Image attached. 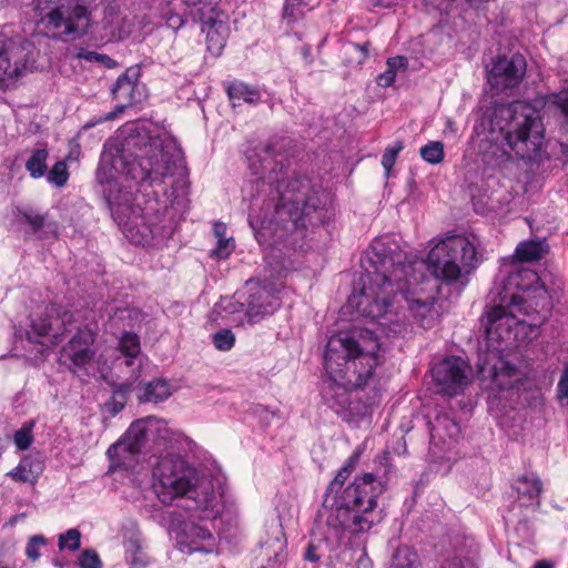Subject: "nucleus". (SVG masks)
I'll use <instances>...</instances> for the list:
<instances>
[{
  "label": "nucleus",
  "mask_w": 568,
  "mask_h": 568,
  "mask_svg": "<svg viewBox=\"0 0 568 568\" xmlns=\"http://www.w3.org/2000/svg\"><path fill=\"white\" fill-rule=\"evenodd\" d=\"M283 140L258 142L245 150L248 169L260 175L267 171L262 185L270 186L261 215L250 214L248 223L261 245L280 258L295 247L303 235L305 221L321 206V200L306 176L288 173L287 159L280 152Z\"/></svg>",
  "instance_id": "obj_2"
},
{
  "label": "nucleus",
  "mask_w": 568,
  "mask_h": 568,
  "mask_svg": "<svg viewBox=\"0 0 568 568\" xmlns=\"http://www.w3.org/2000/svg\"><path fill=\"white\" fill-rule=\"evenodd\" d=\"M305 559L308 561H318L321 559V555L317 554V548L314 545H308L305 551Z\"/></svg>",
  "instance_id": "obj_55"
},
{
  "label": "nucleus",
  "mask_w": 568,
  "mask_h": 568,
  "mask_svg": "<svg viewBox=\"0 0 568 568\" xmlns=\"http://www.w3.org/2000/svg\"><path fill=\"white\" fill-rule=\"evenodd\" d=\"M132 392V383H113L112 395L103 405V410L111 417L119 414L126 405L129 395Z\"/></svg>",
  "instance_id": "obj_27"
},
{
  "label": "nucleus",
  "mask_w": 568,
  "mask_h": 568,
  "mask_svg": "<svg viewBox=\"0 0 568 568\" xmlns=\"http://www.w3.org/2000/svg\"><path fill=\"white\" fill-rule=\"evenodd\" d=\"M371 43L365 42L363 44L346 42L342 47L344 61L347 65L359 67L368 58Z\"/></svg>",
  "instance_id": "obj_31"
},
{
  "label": "nucleus",
  "mask_w": 568,
  "mask_h": 568,
  "mask_svg": "<svg viewBox=\"0 0 568 568\" xmlns=\"http://www.w3.org/2000/svg\"><path fill=\"white\" fill-rule=\"evenodd\" d=\"M34 422H28L22 425L20 429L14 433L13 440L18 449L26 450L30 447L33 442L32 428Z\"/></svg>",
  "instance_id": "obj_38"
},
{
  "label": "nucleus",
  "mask_w": 568,
  "mask_h": 568,
  "mask_svg": "<svg viewBox=\"0 0 568 568\" xmlns=\"http://www.w3.org/2000/svg\"><path fill=\"white\" fill-rule=\"evenodd\" d=\"M93 343L94 333L92 329L88 327L79 328L68 344L62 347L60 362L69 364V369L72 372L84 368L95 355L92 347Z\"/></svg>",
  "instance_id": "obj_17"
},
{
  "label": "nucleus",
  "mask_w": 568,
  "mask_h": 568,
  "mask_svg": "<svg viewBox=\"0 0 568 568\" xmlns=\"http://www.w3.org/2000/svg\"><path fill=\"white\" fill-rule=\"evenodd\" d=\"M466 2L469 3V6L477 8L480 4L488 2V0H466Z\"/></svg>",
  "instance_id": "obj_61"
},
{
  "label": "nucleus",
  "mask_w": 568,
  "mask_h": 568,
  "mask_svg": "<svg viewBox=\"0 0 568 568\" xmlns=\"http://www.w3.org/2000/svg\"><path fill=\"white\" fill-rule=\"evenodd\" d=\"M212 342L216 349L227 352L234 346L235 336L231 329H220L212 335Z\"/></svg>",
  "instance_id": "obj_41"
},
{
  "label": "nucleus",
  "mask_w": 568,
  "mask_h": 568,
  "mask_svg": "<svg viewBox=\"0 0 568 568\" xmlns=\"http://www.w3.org/2000/svg\"><path fill=\"white\" fill-rule=\"evenodd\" d=\"M213 233L216 239L226 237V225L222 222H215L213 225Z\"/></svg>",
  "instance_id": "obj_56"
},
{
  "label": "nucleus",
  "mask_w": 568,
  "mask_h": 568,
  "mask_svg": "<svg viewBox=\"0 0 568 568\" xmlns=\"http://www.w3.org/2000/svg\"><path fill=\"white\" fill-rule=\"evenodd\" d=\"M444 159V144L442 142H428V163L437 164Z\"/></svg>",
  "instance_id": "obj_49"
},
{
  "label": "nucleus",
  "mask_w": 568,
  "mask_h": 568,
  "mask_svg": "<svg viewBox=\"0 0 568 568\" xmlns=\"http://www.w3.org/2000/svg\"><path fill=\"white\" fill-rule=\"evenodd\" d=\"M388 568H423V562L413 548L399 546L394 551Z\"/></svg>",
  "instance_id": "obj_29"
},
{
  "label": "nucleus",
  "mask_w": 568,
  "mask_h": 568,
  "mask_svg": "<svg viewBox=\"0 0 568 568\" xmlns=\"http://www.w3.org/2000/svg\"><path fill=\"white\" fill-rule=\"evenodd\" d=\"M34 63L33 44L22 39H7L0 45V83L31 70Z\"/></svg>",
  "instance_id": "obj_12"
},
{
  "label": "nucleus",
  "mask_w": 568,
  "mask_h": 568,
  "mask_svg": "<svg viewBox=\"0 0 568 568\" xmlns=\"http://www.w3.org/2000/svg\"><path fill=\"white\" fill-rule=\"evenodd\" d=\"M244 304L246 305L245 313L251 324L258 323L281 306L278 297L272 295L264 287L252 288Z\"/></svg>",
  "instance_id": "obj_20"
},
{
  "label": "nucleus",
  "mask_w": 568,
  "mask_h": 568,
  "mask_svg": "<svg viewBox=\"0 0 568 568\" xmlns=\"http://www.w3.org/2000/svg\"><path fill=\"white\" fill-rule=\"evenodd\" d=\"M515 488L520 496L527 498L530 505H539V495L542 490V484L537 476H520L516 481Z\"/></svg>",
  "instance_id": "obj_28"
},
{
  "label": "nucleus",
  "mask_w": 568,
  "mask_h": 568,
  "mask_svg": "<svg viewBox=\"0 0 568 568\" xmlns=\"http://www.w3.org/2000/svg\"><path fill=\"white\" fill-rule=\"evenodd\" d=\"M546 248L544 241H524L517 245L515 257L519 262L538 261L546 253Z\"/></svg>",
  "instance_id": "obj_30"
},
{
  "label": "nucleus",
  "mask_w": 568,
  "mask_h": 568,
  "mask_svg": "<svg viewBox=\"0 0 568 568\" xmlns=\"http://www.w3.org/2000/svg\"><path fill=\"white\" fill-rule=\"evenodd\" d=\"M169 23L170 26L178 24L175 28H180L183 26V20L179 16H174L169 19Z\"/></svg>",
  "instance_id": "obj_60"
},
{
  "label": "nucleus",
  "mask_w": 568,
  "mask_h": 568,
  "mask_svg": "<svg viewBox=\"0 0 568 568\" xmlns=\"http://www.w3.org/2000/svg\"><path fill=\"white\" fill-rule=\"evenodd\" d=\"M392 0H372V4L375 7H384L387 8L392 4Z\"/></svg>",
  "instance_id": "obj_58"
},
{
  "label": "nucleus",
  "mask_w": 568,
  "mask_h": 568,
  "mask_svg": "<svg viewBox=\"0 0 568 568\" xmlns=\"http://www.w3.org/2000/svg\"><path fill=\"white\" fill-rule=\"evenodd\" d=\"M139 318V311L132 307H115L110 314V323L118 328L132 327Z\"/></svg>",
  "instance_id": "obj_36"
},
{
  "label": "nucleus",
  "mask_w": 568,
  "mask_h": 568,
  "mask_svg": "<svg viewBox=\"0 0 568 568\" xmlns=\"http://www.w3.org/2000/svg\"><path fill=\"white\" fill-rule=\"evenodd\" d=\"M432 376L440 393L455 396L469 385L471 367L462 357L450 356L432 368Z\"/></svg>",
  "instance_id": "obj_11"
},
{
  "label": "nucleus",
  "mask_w": 568,
  "mask_h": 568,
  "mask_svg": "<svg viewBox=\"0 0 568 568\" xmlns=\"http://www.w3.org/2000/svg\"><path fill=\"white\" fill-rule=\"evenodd\" d=\"M120 352L126 357L125 365L132 366L133 359L140 354V338L136 334L124 332L119 341Z\"/></svg>",
  "instance_id": "obj_33"
},
{
  "label": "nucleus",
  "mask_w": 568,
  "mask_h": 568,
  "mask_svg": "<svg viewBox=\"0 0 568 568\" xmlns=\"http://www.w3.org/2000/svg\"><path fill=\"white\" fill-rule=\"evenodd\" d=\"M124 139L106 169L102 161L97 170V180L108 185L103 189L111 215L115 223L122 227L125 237L135 245H150L154 240L170 237L175 229L171 219L172 209L156 200H150L142 207L135 200L130 204L128 193L114 196L118 189L112 170L139 182L161 184L164 178L184 171L182 152L171 139L163 140L160 135H152L144 126L130 124L123 130Z\"/></svg>",
  "instance_id": "obj_1"
},
{
  "label": "nucleus",
  "mask_w": 568,
  "mask_h": 568,
  "mask_svg": "<svg viewBox=\"0 0 568 568\" xmlns=\"http://www.w3.org/2000/svg\"><path fill=\"white\" fill-rule=\"evenodd\" d=\"M490 296L494 305L486 312V337L491 344H504L505 348L530 339L542 322L528 323L518 315L539 314L551 304L537 273L521 266H515L506 278L497 282Z\"/></svg>",
  "instance_id": "obj_5"
},
{
  "label": "nucleus",
  "mask_w": 568,
  "mask_h": 568,
  "mask_svg": "<svg viewBox=\"0 0 568 568\" xmlns=\"http://www.w3.org/2000/svg\"><path fill=\"white\" fill-rule=\"evenodd\" d=\"M78 57L89 62H103L106 65L114 62L110 57L94 51L81 50V52L78 53Z\"/></svg>",
  "instance_id": "obj_51"
},
{
  "label": "nucleus",
  "mask_w": 568,
  "mask_h": 568,
  "mask_svg": "<svg viewBox=\"0 0 568 568\" xmlns=\"http://www.w3.org/2000/svg\"><path fill=\"white\" fill-rule=\"evenodd\" d=\"M125 560L131 568H145L149 564L148 557L142 550L138 539L130 538L124 542Z\"/></svg>",
  "instance_id": "obj_34"
},
{
  "label": "nucleus",
  "mask_w": 568,
  "mask_h": 568,
  "mask_svg": "<svg viewBox=\"0 0 568 568\" xmlns=\"http://www.w3.org/2000/svg\"><path fill=\"white\" fill-rule=\"evenodd\" d=\"M366 334L368 337H363V343L347 333L332 336L324 352L327 377L323 381L322 397L345 422L363 417L373 406V400L363 399L358 390L377 365L379 344L371 333Z\"/></svg>",
  "instance_id": "obj_4"
},
{
  "label": "nucleus",
  "mask_w": 568,
  "mask_h": 568,
  "mask_svg": "<svg viewBox=\"0 0 568 568\" xmlns=\"http://www.w3.org/2000/svg\"><path fill=\"white\" fill-rule=\"evenodd\" d=\"M440 568H466V566L462 558L454 557L442 564Z\"/></svg>",
  "instance_id": "obj_54"
},
{
  "label": "nucleus",
  "mask_w": 568,
  "mask_h": 568,
  "mask_svg": "<svg viewBox=\"0 0 568 568\" xmlns=\"http://www.w3.org/2000/svg\"><path fill=\"white\" fill-rule=\"evenodd\" d=\"M32 7L37 26L48 38L55 41H73L89 32L90 0H16Z\"/></svg>",
  "instance_id": "obj_9"
},
{
  "label": "nucleus",
  "mask_w": 568,
  "mask_h": 568,
  "mask_svg": "<svg viewBox=\"0 0 568 568\" xmlns=\"http://www.w3.org/2000/svg\"><path fill=\"white\" fill-rule=\"evenodd\" d=\"M527 63L524 55L498 57L487 72V81L497 92L516 88L524 79Z\"/></svg>",
  "instance_id": "obj_15"
},
{
  "label": "nucleus",
  "mask_w": 568,
  "mask_h": 568,
  "mask_svg": "<svg viewBox=\"0 0 568 568\" xmlns=\"http://www.w3.org/2000/svg\"><path fill=\"white\" fill-rule=\"evenodd\" d=\"M54 565L60 567V568H63L62 562H60L58 559L54 560Z\"/></svg>",
  "instance_id": "obj_64"
},
{
  "label": "nucleus",
  "mask_w": 568,
  "mask_h": 568,
  "mask_svg": "<svg viewBox=\"0 0 568 568\" xmlns=\"http://www.w3.org/2000/svg\"><path fill=\"white\" fill-rule=\"evenodd\" d=\"M402 149H403L402 142H395L393 145L386 148V150L383 154V158H382V165L385 170L386 176L389 175L390 170H392L393 165L395 164L396 158H397L398 153L402 151Z\"/></svg>",
  "instance_id": "obj_44"
},
{
  "label": "nucleus",
  "mask_w": 568,
  "mask_h": 568,
  "mask_svg": "<svg viewBox=\"0 0 568 568\" xmlns=\"http://www.w3.org/2000/svg\"><path fill=\"white\" fill-rule=\"evenodd\" d=\"M216 240H217L216 247L214 250H212L211 255L216 256L219 258H226L227 256L231 255V253L235 248V243H234L233 237H222V239H216Z\"/></svg>",
  "instance_id": "obj_45"
},
{
  "label": "nucleus",
  "mask_w": 568,
  "mask_h": 568,
  "mask_svg": "<svg viewBox=\"0 0 568 568\" xmlns=\"http://www.w3.org/2000/svg\"><path fill=\"white\" fill-rule=\"evenodd\" d=\"M532 568H554V564L549 560L542 559L536 561Z\"/></svg>",
  "instance_id": "obj_57"
},
{
  "label": "nucleus",
  "mask_w": 568,
  "mask_h": 568,
  "mask_svg": "<svg viewBox=\"0 0 568 568\" xmlns=\"http://www.w3.org/2000/svg\"><path fill=\"white\" fill-rule=\"evenodd\" d=\"M265 534L266 537L260 539L253 551L252 568H282L286 541L281 525L273 521Z\"/></svg>",
  "instance_id": "obj_13"
},
{
  "label": "nucleus",
  "mask_w": 568,
  "mask_h": 568,
  "mask_svg": "<svg viewBox=\"0 0 568 568\" xmlns=\"http://www.w3.org/2000/svg\"><path fill=\"white\" fill-rule=\"evenodd\" d=\"M362 452L356 449L328 484L317 517H325L326 525L339 538L343 531L357 535L368 531L382 520L377 498L386 490L390 468L383 475L365 473L345 485L356 469Z\"/></svg>",
  "instance_id": "obj_6"
},
{
  "label": "nucleus",
  "mask_w": 568,
  "mask_h": 568,
  "mask_svg": "<svg viewBox=\"0 0 568 568\" xmlns=\"http://www.w3.org/2000/svg\"><path fill=\"white\" fill-rule=\"evenodd\" d=\"M153 488L164 505H176L193 513L199 519L214 520L220 514V499L211 479L197 478L195 468L181 456L168 455L153 467Z\"/></svg>",
  "instance_id": "obj_7"
},
{
  "label": "nucleus",
  "mask_w": 568,
  "mask_h": 568,
  "mask_svg": "<svg viewBox=\"0 0 568 568\" xmlns=\"http://www.w3.org/2000/svg\"><path fill=\"white\" fill-rule=\"evenodd\" d=\"M183 540L182 542H186L189 546V551H210V548L205 546H200L201 541H212L213 536L209 528L204 526L196 525L194 523L185 525L183 529Z\"/></svg>",
  "instance_id": "obj_25"
},
{
  "label": "nucleus",
  "mask_w": 568,
  "mask_h": 568,
  "mask_svg": "<svg viewBox=\"0 0 568 568\" xmlns=\"http://www.w3.org/2000/svg\"><path fill=\"white\" fill-rule=\"evenodd\" d=\"M140 68H129L113 84L111 91L113 99L118 101V109L122 112L125 108L142 102L145 99V87L139 82Z\"/></svg>",
  "instance_id": "obj_19"
},
{
  "label": "nucleus",
  "mask_w": 568,
  "mask_h": 568,
  "mask_svg": "<svg viewBox=\"0 0 568 568\" xmlns=\"http://www.w3.org/2000/svg\"><path fill=\"white\" fill-rule=\"evenodd\" d=\"M45 538L42 535H34L29 539L26 548V555L31 560H37L40 557L39 548L45 545Z\"/></svg>",
  "instance_id": "obj_47"
},
{
  "label": "nucleus",
  "mask_w": 568,
  "mask_h": 568,
  "mask_svg": "<svg viewBox=\"0 0 568 568\" xmlns=\"http://www.w3.org/2000/svg\"><path fill=\"white\" fill-rule=\"evenodd\" d=\"M424 58L423 38L419 37L410 44V55L408 58L410 68L418 69L424 67Z\"/></svg>",
  "instance_id": "obj_43"
},
{
  "label": "nucleus",
  "mask_w": 568,
  "mask_h": 568,
  "mask_svg": "<svg viewBox=\"0 0 568 568\" xmlns=\"http://www.w3.org/2000/svg\"><path fill=\"white\" fill-rule=\"evenodd\" d=\"M395 78H396V74L394 73V71L387 67L386 71L381 73L376 78V83L378 87L388 88L393 84V82L395 81Z\"/></svg>",
  "instance_id": "obj_53"
},
{
  "label": "nucleus",
  "mask_w": 568,
  "mask_h": 568,
  "mask_svg": "<svg viewBox=\"0 0 568 568\" xmlns=\"http://www.w3.org/2000/svg\"><path fill=\"white\" fill-rule=\"evenodd\" d=\"M81 547V534L78 529L72 528L67 530V532L61 534L59 537V548L69 549L70 551H75Z\"/></svg>",
  "instance_id": "obj_40"
},
{
  "label": "nucleus",
  "mask_w": 568,
  "mask_h": 568,
  "mask_svg": "<svg viewBox=\"0 0 568 568\" xmlns=\"http://www.w3.org/2000/svg\"><path fill=\"white\" fill-rule=\"evenodd\" d=\"M49 153L45 148L36 149L26 163V169L34 179L41 178L47 172V160Z\"/></svg>",
  "instance_id": "obj_35"
},
{
  "label": "nucleus",
  "mask_w": 568,
  "mask_h": 568,
  "mask_svg": "<svg viewBox=\"0 0 568 568\" xmlns=\"http://www.w3.org/2000/svg\"><path fill=\"white\" fill-rule=\"evenodd\" d=\"M419 154L420 158L426 161V145L420 146Z\"/></svg>",
  "instance_id": "obj_62"
},
{
  "label": "nucleus",
  "mask_w": 568,
  "mask_h": 568,
  "mask_svg": "<svg viewBox=\"0 0 568 568\" xmlns=\"http://www.w3.org/2000/svg\"><path fill=\"white\" fill-rule=\"evenodd\" d=\"M172 395V385L168 379L154 378L140 388L138 399L141 403H162Z\"/></svg>",
  "instance_id": "obj_22"
},
{
  "label": "nucleus",
  "mask_w": 568,
  "mask_h": 568,
  "mask_svg": "<svg viewBox=\"0 0 568 568\" xmlns=\"http://www.w3.org/2000/svg\"><path fill=\"white\" fill-rule=\"evenodd\" d=\"M199 2L201 6L193 12V17L202 23V31H206L209 51L220 55L226 42V14L216 4Z\"/></svg>",
  "instance_id": "obj_14"
},
{
  "label": "nucleus",
  "mask_w": 568,
  "mask_h": 568,
  "mask_svg": "<svg viewBox=\"0 0 568 568\" xmlns=\"http://www.w3.org/2000/svg\"><path fill=\"white\" fill-rule=\"evenodd\" d=\"M549 105L554 106L568 123V87L548 97Z\"/></svg>",
  "instance_id": "obj_39"
},
{
  "label": "nucleus",
  "mask_w": 568,
  "mask_h": 568,
  "mask_svg": "<svg viewBox=\"0 0 568 568\" xmlns=\"http://www.w3.org/2000/svg\"><path fill=\"white\" fill-rule=\"evenodd\" d=\"M364 273L358 295L348 298L358 316L386 320L399 293L410 315L420 324L426 316V260L403 251L390 237L375 239L361 257Z\"/></svg>",
  "instance_id": "obj_3"
},
{
  "label": "nucleus",
  "mask_w": 568,
  "mask_h": 568,
  "mask_svg": "<svg viewBox=\"0 0 568 568\" xmlns=\"http://www.w3.org/2000/svg\"><path fill=\"white\" fill-rule=\"evenodd\" d=\"M478 264L475 237L447 234L428 243V270L437 283L450 286L462 283L464 275Z\"/></svg>",
  "instance_id": "obj_10"
},
{
  "label": "nucleus",
  "mask_w": 568,
  "mask_h": 568,
  "mask_svg": "<svg viewBox=\"0 0 568 568\" xmlns=\"http://www.w3.org/2000/svg\"><path fill=\"white\" fill-rule=\"evenodd\" d=\"M306 11V3L303 0H285L283 7V19L291 24L302 18Z\"/></svg>",
  "instance_id": "obj_37"
},
{
  "label": "nucleus",
  "mask_w": 568,
  "mask_h": 568,
  "mask_svg": "<svg viewBox=\"0 0 568 568\" xmlns=\"http://www.w3.org/2000/svg\"><path fill=\"white\" fill-rule=\"evenodd\" d=\"M72 314L64 312L60 316L54 304L45 306L44 317L38 316L31 321V331L27 332V338L31 343H38L40 337L52 336L54 343L60 335L69 331L67 327L71 323Z\"/></svg>",
  "instance_id": "obj_18"
},
{
  "label": "nucleus",
  "mask_w": 568,
  "mask_h": 568,
  "mask_svg": "<svg viewBox=\"0 0 568 568\" xmlns=\"http://www.w3.org/2000/svg\"><path fill=\"white\" fill-rule=\"evenodd\" d=\"M79 153H80V148H79V145H77V150H75V151H74V150H71V152H70V154H69V158L74 156V154H77V156H78V155H79Z\"/></svg>",
  "instance_id": "obj_63"
},
{
  "label": "nucleus",
  "mask_w": 568,
  "mask_h": 568,
  "mask_svg": "<svg viewBox=\"0 0 568 568\" xmlns=\"http://www.w3.org/2000/svg\"><path fill=\"white\" fill-rule=\"evenodd\" d=\"M68 178L69 173L63 161H58L48 172V181L57 186H63Z\"/></svg>",
  "instance_id": "obj_42"
},
{
  "label": "nucleus",
  "mask_w": 568,
  "mask_h": 568,
  "mask_svg": "<svg viewBox=\"0 0 568 568\" xmlns=\"http://www.w3.org/2000/svg\"><path fill=\"white\" fill-rule=\"evenodd\" d=\"M517 369L508 362H499L498 366L491 368V379L499 389H506L513 385L511 378L515 377Z\"/></svg>",
  "instance_id": "obj_32"
},
{
  "label": "nucleus",
  "mask_w": 568,
  "mask_h": 568,
  "mask_svg": "<svg viewBox=\"0 0 568 568\" xmlns=\"http://www.w3.org/2000/svg\"><path fill=\"white\" fill-rule=\"evenodd\" d=\"M382 331L386 334V336L398 335L404 331V324L399 322H381Z\"/></svg>",
  "instance_id": "obj_52"
},
{
  "label": "nucleus",
  "mask_w": 568,
  "mask_h": 568,
  "mask_svg": "<svg viewBox=\"0 0 568 568\" xmlns=\"http://www.w3.org/2000/svg\"><path fill=\"white\" fill-rule=\"evenodd\" d=\"M556 144L560 149V151L562 153V156H564V160L568 161V145L562 143V142H557Z\"/></svg>",
  "instance_id": "obj_59"
},
{
  "label": "nucleus",
  "mask_w": 568,
  "mask_h": 568,
  "mask_svg": "<svg viewBox=\"0 0 568 568\" xmlns=\"http://www.w3.org/2000/svg\"><path fill=\"white\" fill-rule=\"evenodd\" d=\"M386 65L390 70H393L396 75L398 72L405 71L407 68H410L408 57L404 55L388 58L386 61Z\"/></svg>",
  "instance_id": "obj_50"
},
{
  "label": "nucleus",
  "mask_w": 568,
  "mask_h": 568,
  "mask_svg": "<svg viewBox=\"0 0 568 568\" xmlns=\"http://www.w3.org/2000/svg\"><path fill=\"white\" fill-rule=\"evenodd\" d=\"M435 288L436 296H432L430 300H428V324H430V322H439L442 316L448 313L450 308V301L448 300V294L450 292L449 286L437 283ZM429 327L430 325H428V328Z\"/></svg>",
  "instance_id": "obj_24"
},
{
  "label": "nucleus",
  "mask_w": 568,
  "mask_h": 568,
  "mask_svg": "<svg viewBox=\"0 0 568 568\" xmlns=\"http://www.w3.org/2000/svg\"><path fill=\"white\" fill-rule=\"evenodd\" d=\"M227 95L233 102L236 103H256L261 100V93L256 87L248 85L242 81H233L226 88Z\"/></svg>",
  "instance_id": "obj_26"
},
{
  "label": "nucleus",
  "mask_w": 568,
  "mask_h": 568,
  "mask_svg": "<svg viewBox=\"0 0 568 568\" xmlns=\"http://www.w3.org/2000/svg\"><path fill=\"white\" fill-rule=\"evenodd\" d=\"M16 217L20 223L30 227V233L43 239L50 232L57 235L55 224L48 221L47 214H40L32 207H17Z\"/></svg>",
  "instance_id": "obj_21"
},
{
  "label": "nucleus",
  "mask_w": 568,
  "mask_h": 568,
  "mask_svg": "<svg viewBox=\"0 0 568 568\" xmlns=\"http://www.w3.org/2000/svg\"><path fill=\"white\" fill-rule=\"evenodd\" d=\"M43 463L32 456L23 457L7 475L14 481L34 484L43 471Z\"/></svg>",
  "instance_id": "obj_23"
},
{
  "label": "nucleus",
  "mask_w": 568,
  "mask_h": 568,
  "mask_svg": "<svg viewBox=\"0 0 568 568\" xmlns=\"http://www.w3.org/2000/svg\"><path fill=\"white\" fill-rule=\"evenodd\" d=\"M81 568H102L101 559L93 549H85L78 558Z\"/></svg>",
  "instance_id": "obj_46"
},
{
  "label": "nucleus",
  "mask_w": 568,
  "mask_h": 568,
  "mask_svg": "<svg viewBox=\"0 0 568 568\" xmlns=\"http://www.w3.org/2000/svg\"><path fill=\"white\" fill-rule=\"evenodd\" d=\"M158 420L154 417L139 419L131 424L124 436L109 447V457H125L140 454L154 433L153 425Z\"/></svg>",
  "instance_id": "obj_16"
},
{
  "label": "nucleus",
  "mask_w": 568,
  "mask_h": 568,
  "mask_svg": "<svg viewBox=\"0 0 568 568\" xmlns=\"http://www.w3.org/2000/svg\"><path fill=\"white\" fill-rule=\"evenodd\" d=\"M557 396L561 404H564V400L568 403V362L566 363L557 384Z\"/></svg>",
  "instance_id": "obj_48"
},
{
  "label": "nucleus",
  "mask_w": 568,
  "mask_h": 568,
  "mask_svg": "<svg viewBox=\"0 0 568 568\" xmlns=\"http://www.w3.org/2000/svg\"><path fill=\"white\" fill-rule=\"evenodd\" d=\"M489 131L499 133L515 155L528 162L548 159L544 154L545 126L539 111L530 103L514 101L496 105L489 116Z\"/></svg>",
  "instance_id": "obj_8"
}]
</instances>
